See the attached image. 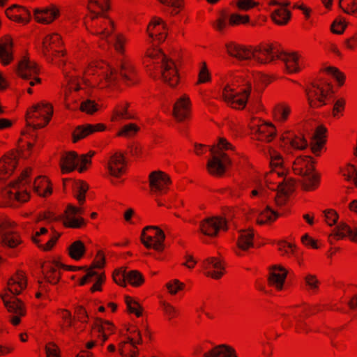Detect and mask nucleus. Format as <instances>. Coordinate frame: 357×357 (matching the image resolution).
I'll return each mask as SVG.
<instances>
[{"label":"nucleus","mask_w":357,"mask_h":357,"mask_svg":"<svg viewBox=\"0 0 357 357\" xmlns=\"http://www.w3.org/2000/svg\"><path fill=\"white\" fill-rule=\"evenodd\" d=\"M53 114L52 105L47 102L42 101L30 107L26 114V127L21 132V137L19 142L23 150L24 156L31 154L33 146L36 140V129L46 126L52 119Z\"/></svg>","instance_id":"nucleus-1"},{"label":"nucleus","mask_w":357,"mask_h":357,"mask_svg":"<svg viewBox=\"0 0 357 357\" xmlns=\"http://www.w3.org/2000/svg\"><path fill=\"white\" fill-rule=\"evenodd\" d=\"M252 91V84L241 76L235 75L222 89L223 100L231 108L242 110L248 105L252 112H257L260 108V102H254L249 99Z\"/></svg>","instance_id":"nucleus-2"},{"label":"nucleus","mask_w":357,"mask_h":357,"mask_svg":"<svg viewBox=\"0 0 357 357\" xmlns=\"http://www.w3.org/2000/svg\"><path fill=\"white\" fill-rule=\"evenodd\" d=\"M31 171V168H26L16 181L10 183L9 186L2 190V206L15 207L17 204L26 202L29 199L30 195L26 189L22 188L29 183Z\"/></svg>","instance_id":"nucleus-3"},{"label":"nucleus","mask_w":357,"mask_h":357,"mask_svg":"<svg viewBox=\"0 0 357 357\" xmlns=\"http://www.w3.org/2000/svg\"><path fill=\"white\" fill-rule=\"evenodd\" d=\"M84 76L91 85L102 89L114 84L119 75L108 63L99 61L91 63L84 70Z\"/></svg>","instance_id":"nucleus-4"},{"label":"nucleus","mask_w":357,"mask_h":357,"mask_svg":"<svg viewBox=\"0 0 357 357\" xmlns=\"http://www.w3.org/2000/svg\"><path fill=\"white\" fill-rule=\"evenodd\" d=\"M233 146L225 138L219 139L217 145L210 148L211 158L208 160L206 169L209 174L214 176H222L231 160L224 150H232Z\"/></svg>","instance_id":"nucleus-5"},{"label":"nucleus","mask_w":357,"mask_h":357,"mask_svg":"<svg viewBox=\"0 0 357 357\" xmlns=\"http://www.w3.org/2000/svg\"><path fill=\"white\" fill-rule=\"evenodd\" d=\"M42 52L48 62L54 63L59 67L66 65V52L59 34L50 33L43 38Z\"/></svg>","instance_id":"nucleus-6"},{"label":"nucleus","mask_w":357,"mask_h":357,"mask_svg":"<svg viewBox=\"0 0 357 357\" xmlns=\"http://www.w3.org/2000/svg\"><path fill=\"white\" fill-rule=\"evenodd\" d=\"M308 316V307L305 305L290 307L283 314L282 324L284 328L291 327L295 323L297 333H307L311 330L303 319Z\"/></svg>","instance_id":"nucleus-7"},{"label":"nucleus","mask_w":357,"mask_h":357,"mask_svg":"<svg viewBox=\"0 0 357 357\" xmlns=\"http://www.w3.org/2000/svg\"><path fill=\"white\" fill-rule=\"evenodd\" d=\"M84 24L89 33L99 36L101 39H106L114 31V22L105 15H86Z\"/></svg>","instance_id":"nucleus-8"},{"label":"nucleus","mask_w":357,"mask_h":357,"mask_svg":"<svg viewBox=\"0 0 357 357\" xmlns=\"http://www.w3.org/2000/svg\"><path fill=\"white\" fill-rule=\"evenodd\" d=\"M115 332V326L109 321L96 319L91 331V340L86 344L87 349H91L95 346H102L108 337Z\"/></svg>","instance_id":"nucleus-9"},{"label":"nucleus","mask_w":357,"mask_h":357,"mask_svg":"<svg viewBox=\"0 0 357 357\" xmlns=\"http://www.w3.org/2000/svg\"><path fill=\"white\" fill-rule=\"evenodd\" d=\"M3 304L10 313L8 321L13 326L20 324L22 318L26 314L25 304L16 296H11L8 292L1 294Z\"/></svg>","instance_id":"nucleus-10"},{"label":"nucleus","mask_w":357,"mask_h":357,"mask_svg":"<svg viewBox=\"0 0 357 357\" xmlns=\"http://www.w3.org/2000/svg\"><path fill=\"white\" fill-rule=\"evenodd\" d=\"M165 239L164 231L157 226L145 227L140 236L141 242L146 248L153 249L157 252H162L165 250Z\"/></svg>","instance_id":"nucleus-11"},{"label":"nucleus","mask_w":357,"mask_h":357,"mask_svg":"<svg viewBox=\"0 0 357 357\" xmlns=\"http://www.w3.org/2000/svg\"><path fill=\"white\" fill-rule=\"evenodd\" d=\"M332 86L326 81L313 82L307 89L308 103L311 107L317 108L326 105V100Z\"/></svg>","instance_id":"nucleus-12"},{"label":"nucleus","mask_w":357,"mask_h":357,"mask_svg":"<svg viewBox=\"0 0 357 357\" xmlns=\"http://www.w3.org/2000/svg\"><path fill=\"white\" fill-rule=\"evenodd\" d=\"M282 48L279 43H263L252 50V57L261 64H267L278 59L281 56Z\"/></svg>","instance_id":"nucleus-13"},{"label":"nucleus","mask_w":357,"mask_h":357,"mask_svg":"<svg viewBox=\"0 0 357 357\" xmlns=\"http://www.w3.org/2000/svg\"><path fill=\"white\" fill-rule=\"evenodd\" d=\"M249 128L252 135L259 141L271 142L276 135V129L273 123L258 117L250 119Z\"/></svg>","instance_id":"nucleus-14"},{"label":"nucleus","mask_w":357,"mask_h":357,"mask_svg":"<svg viewBox=\"0 0 357 357\" xmlns=\"http://www.w3.org/2000/svg\"><path fill=\"white\" fill-rule=\"evenodd\" d=\"M171 184L169 176L162 171H153L149 175L150 193L155 196H162L167 193Z\"/></svg>","instance_id":"nucleus-15"},{"label":"nucleus","mask_w":357,"mask_h":357,"mask_svg":"<svg viewBox=\"0 0 357 357\" xmlns=\"http://www.w3.org/2000/svg\"><path fill=\"white\" fill-rule=\"evenodd\" d=\"M39 68L37 63L29 59L28 56H24L18 63L17 73L22 79L29 81L30 86L40 83V79L38 77Z\"/></svg>","instance_id":"nucleus-16"},{"label":"nucleus","mask_w":357,"mask_h":357,"mask_svg":"<svg viewBox=\"0 0 357 357\" xmlns=\"http://www.w3.org/2000/svg\"><path fill=\"white\" fill-rule=\"evenodd\" d=\"M162 81L170 88H176L181 82L179 69L175 61L168 58L159 67Z\"/></svg>","instance_id":"nucleus-17"},{"label":"nucleus","mask_w":357,"mask_h":357,"mask_svg":"<svg viewBox=\"0 0 357 357\" xmlns=\"http://www.w3.org/2000/svg\"><path fill=\"white\" fill-rule=\"evenodd\" d=\"M167 59L160 48L153 45L146 50L143 63L150 76L155 78L158 75V68Z\"/></svg>","instance_id":"nucleus-18"},{"label":"nucleus","mask_w":357,"mask_h":357,"mask_svg":"<svg viewBox=\"0 0 357 357\" xmlns=\"http://www.w3.org/2000/svg\"><path fill=\"white\" fill-rule=\"evenodd\" d=\"M84 208L82 206L67 205L61 218L63 227L71 229L84 227L86 225L85 220L82 217H76L77 215L84 214Z\"/></svg>","instance_id":"nucleus-19"},{"label":"nucleus","mask_w":357,"mask_h":357,"mask_svg":"<svg viewBox=\"0 0 357 357\" xmlns=\"http://www.w3.org/2000/svg\"><path fill=\"white\" fill-rule=\"evenodd\" d=\"M146 32L151 43L160 44L163 43L167 36V27L165 21L160 17H154L149 22Z\"/></svg>","instance_id":"nucleus-20"},{"label":"nucleus","mask_w":357,"mask_h":357,"mask_svg":"<svg viewBox=\"0 0 357 357\" xmlns=\"http://www.w3.org/2000/svg\"><path fill=\"white\" fill-rule=\"evenodd\" d=\"M105 167L110 176L121 178L127 172V162L124 155L121 152L112 154L107 160Z\"/></svg>","instance_id":"nucleus-21"},{"label":"nucleus","mask_w":357,"mask_h":357,"mask_svg":"<svg viewBox=\"0 0 357 357\" xmlns=\"http://www.w3.org/2000/svg\"><path fill=\"white\" fill-rule=\"evenodd\" d=\"M137 118V112L131 108L129 102L122 100L117 102L113 107L110 121L113 123L135 120Z\"/></svg>","instance_id":"nucleus-22"},{"label":"nucleus","mask_w":357,"mask_h":357,"mask_svg":"<svg viewBox=\"0 0 357 357\" xmlns=\"http://www.w3.org/2000/svg\"><path fill=\"white\" fill-rule=\"evenodd\" d=\"M63 264L56 260H46L41 265L42 273L46 282L55 285L61 280Z\"/></svg>","instance_id":"nucleus-23"},{"label":"nucleus","mask_w":357,"mask_h":357,"mask_svg":"<svg viewBox=\"0 0 357 357\" xmlns=\"http://www.w3.org/2000/svg\"><path fill=\"white\" fill-rule=\"evenodd\" d=\"M200 230L206 236H215L219 231L227 230L226 219L222 217L207 218L201 222Z\"/></svg>","instance_id":"nucleus-24"},{"label":"nucleus","mask_w":357,"mask_h":357,"mask_svg":"<svg viewBox=\"0 0 357 357\" xmlns=\"http://www.w3.org/2000/svg\"><path fill=\"white\" fill-rule=\"evenodd\" d=\"M192 103L187 94H183L175 102L173 107V116L177 121L181 122L190 118Z\"/></svg>","instance_id":"nucleus-25"},{"label":"nucleus","mask_w":357,"mask_h":357,"mask_svg":"<svg viewBox=\"0 0 357 357\" xmlns=\"http://www.w3.org/2000/svg\"><path fill=\"white\" fill-rule=\"evenodd\" d=\"M27 287V277L22 271H17L15 273L7 282V289L5 292H8L11 296L21 294Z\"/></svg>","instance_id":"nucleus-26"},{"label":"nucleus","mask_w":357,"mask_h":357,"mask_svg":"<svg viewBox=\"0 0 357 357\" xmlns=\"http://www.w3.org/2000/svg\"><path fill=\"white\" fill-rule=\"evenodd\" d=\"M270 167L271 169L265 176L266 183H271L276 178H282L285 174V171L282 167L283 159L280 154L273 151L270 153Z\"/></svg>","instance_id":"nucleus-27"},{"label":"nucleus","mask_w":357,"mask_h":357,"mask_svg":"<svg viewBox=\"0 0 357 357\" xmlns=\"http://www.w3.org/2000/svg\"><path fill=\"white\" fill-rule=\"evenodd\" d=\"M287 271L281 266H273L270 268L267 279L268 285L278 291L283 289L287 276Z\"/></svg>","instance_id":"nucleus-28"},{"label":"nucleus","mask_w":357,"mask_h":357,"mask_svg":"<svg viewBox=\"0 0 357 357\" xmlns=\"http://www.w3.org/2000/svg\"><path fill=\"white\" fill-rule=\"evenodd\" d=\"M33 16L37 22L48 24L60 16V10L57 6L51 4L45 8L35 9Z\"/></svg>","instance_id":"nucleus-29"},{"label":"nucleus","mask_w":357,"mask_h":357,"mask_svg":"<svg viewBox=\"0 0 357 357\" xmlns=\"http://www.w3.org/2000/svg\"><path fill=\"white\" fill-rule=\"evenodd\" d=\"M204 275L218 280L225 274V266L222 261L216 257H209L202 263Z\"/></svg>","instance_id":"nucleus-30"},{"label":"nucleus","mask_w":357,"mask_h":357,"mask_svg":"<svg viewBox=\"0 0 357 357\" xmlns=\"http://www.w3.org/2000/svg\"><path fill=\"white\" fill-rule=\"evenodd\" d=\"M106 128V126L102 123L96 124L86 123L78 126L72 133L73 142L76 143L96 132L105 131Z\"/></svg>","instance_id":"nucleus-31"},{"label":"nucleus","mask_w":357,"mask_h":357,"mask_svg":"<svg viewBox=\"0 0 357 357\" xmlns=\"http://www.w3.org/2000/svg\"><path fill=\"white\" fill-rule=\"evenodd\" d=\"M7 17L15 22L27 24L31 20L29 10L24 6L13 4L5 10Z\"/></svg>","instance_id":"nucleus-32"},{"label":"nucleus","mask_w":357,"mask_h":357,"mask_svg":"<svg viewBox=\"0 0 357 357\" xmlns=\"http://www.w3.org/2000/svg\"><path fill=\"white\" fill-rule=\"evenodd\" d=\"M292 169L296 174L309 176L314 170L313 158L307 155L298 157L293 163Z\"/></svg>","instance_id":"nucleus-33"},{"label":"nucleus","mask_w":357,"mask_h":357,"mask_svg":"<svg viewBox=\"0 0 357 357\" xmlns=\"http://www.w3.org/2000/svg\"><path fill=\"white\" fill-rule=\"evenodd\" d=\"M326 132L327 129L325 126H319L311 139L310 149L316 156L320 155L321 151L326 144Z\"/></svg>","instance_id":"nucleus-34"},{"label":"nucleus","mask_w":357,"mask_h":357,"mask_svg":"<svg viewBox=\"0 0 357 357\" xmlns=\"http://www.w3.org/2000/svg\"><path fill=\"white\" fill-rule=\"evenodd\" d=\"M279 59L284 61L286 69L289 73H298L303 68V58L297 52L284 53L282 51Z\"/></svg>","instance_id":"nucleus-35"},{"label":"nucleus","mask_w":357,"mask_h":357,"mask_svg":"<svg viewBox=\"0 0 357 357\" xmlns=\"http://www.w3.org/2000/svg\"><path fill=\"white\" fill-rule=\"evenodd\" d=\"M13 41L10 36H5L0 40V63L9 65L13 61Z\"/></svg>","instance_id":"nucleus-36"},{"label":"nucleus","mask_w":357,"mask_h":357,"mask_svg":"<svg viewBox=\"0 0 357 357\" xmlns=\"http://www.w3.org/2000/svg\"><path fill=\"white\" fill-rule=\"evenodd\" d=\"M17 165V160L15 153H9L4 155L0 159V180L8 178Z\"/></svg>","instance_id":"nucleus-37"},{"label":"nucleus","mask_w":357,"mask_h":357,"mask_svg":"<svg viewBox=\"0 0 357 357\" xmlns=\"http://www.w3.org/2000/svg\"><path fill=\"white\" fill-rule=\"evenodd\" d=\"M254 231L252 229L242 231L237 240V248L235 253L238 256H241L242 252L247 251L254 245Z\"/></svg>","instance_id":"nucleus-38"},{"label":"nucleus","mask_w":357,"mask_h":357,"mask_svg":"<svg viewBox=\"0 0 357 357\" xmlns=\"http://www.w3.org/2000/svg\"><path fill=\"white\" fill-rule=\"evenodd\" d=\"M227 53L239 60H247L252 58V50L244 45L235 43H229L226 45Z\"/></svg>","instance_id":"nucleus-39"},{"label":"nucleus","mask_w":357,"mask_h":357,"mask_svg":"<svg viewBox=\"0 0 357 357\" xmlns=\"http://www.w3.org/2000/svg\"><path fill=\"white\" fill-rule=\"evenodd\" d=\"M204 357H238L236 349L231 345L222 344L213 347L203 354Z\"/></svg>","instance_id":"nucleus-40"},{"label":"nucleus","mask_w":357,"mask_h":357,"mask_svg":"<svg viewBox=\"0 0 357 357\" xmlns=\"http://www.w3.org/2000/svg\"><path fill=\"white\" fill-rule=\"evenodd\" d=\"M0 243L3 248L15 249L23 243V240L19 232L6 231L1 236Z\"/></svg>","instance_id":"nucleus-41"},{"label":"nucleus","mask_w":357,"mask_h":357,"mask_svg":"<svg viewBox=\"0 0 357 357\" xmlns=\"http://www.w3.org/2000/svg\"><path fill=\"white\" fill-rule=\"evenodd\" d=\"M296 181L291 177H282L276 178L271 183H267L268 188L271 190L279 189L280 192L289 195L295 190Z\"/></svg>","instance_id":"nucleus-42"},{"label":"nucleus","mask_w":357,"mask_h":357,"mask_svg":"<svg viewBox=\"0 0 357 357\" xmlns=\"http://www.w3.org/2000/svg\"><path fill=\"white\" fill-rule=\"evenodd\" d=\"M47 231H48L45 227H41L39 231H36L35 235L32 237L33 242L43 251L51 250L56 245L60 236L59 234H54L45 244H41V240L39 238V237L42 235L46 234Z\"/></svg>","instance_id":"nucleus-43"},{"label":"nucleus","mask_w":357,"mask_h":357,"mask_svg":"<svg viewBox=\"0 0 357 357\" xmlns=\"http://www.w3.org/2000/svg\"><path fill=\"white\" fill-rule=\"evenodd\" d=\"M284 144H289L293 149L303 150L307 146V140L302 135H294L291 132H286L281 136Z\"/></svg>","instance_id":"nucleus-44"},{"label":"nucleus","mask_w":357,"mask_h":357,"mask_svg":"<svg viewBox=\"0 0 357 357\" xmlns=\"http://www.w3.org/2000/svg\"><path fill=\"white\" fill-rule=\"evenodd\" d=\"M110 8L109 0H88L87 15H102Z\"/></svg>","instance_id":"nucleus-45"},{"label":"nucleus","mask_w":357,"mask_h":357,"mask_svg":"<svg viewBox=\"0 0 357 357\" xmlns=\"http://www.w3.org/2000/svg\"><path fill=\"white\" fill-rule=\"evenodd\" d=\"M291 114V107L284 102L277 104L273 110V117L275 121L280 123L287 122Z\"/></svg>","instance_id":"nucleus-46"},{"label":"nucleus","mask_w":357,"mask_h":357,"mask_svg":"<svg viewBox=\"0 0 357 357\" xmlns=\"http://www.w3.org/2000/svg\"><path fill=\"white\" fill-rule=\"evenodd\" d=\"M34 191L42 197H48L52 193V187L48 178L45 176H38L33 182Z\"/></svg>","instance_id":"nucleus-47"},{"label":"nucleus","mask_w":357,"mask_h":357,"mask_svg":"<svg viewBox=\"0 0 357 357\" xmlns=\"http://www.w3.org/2000/svg\"><path fill=\"white\" fill-rule=\"evenodd\" d=\"M79 165V157L75 151L66 153L61 158V169L63 173L75 170Z\"/></svg>","instance_id":"nucleus-48"},{"label":"nucleus","mask_w":357,"mask_h":357,"mask_svg":"<svg viewBox=\"0 0 357 357\" xmlns=\"http://www.w3.org/2000/svg\"><path fill=\"white\" fill-rule=\"evenodd\" d=\"M86 252V248L84 243L81 240L73 241L67 248V254L69 257L75 261L82 259Z\"/></svg>","instance_id":"nucleus-49"},{"label":"nucleus","mask_w":357,"mask_h":357,"mask_svg":"<svg viewBox=\"0 0 357 357\" xmlns=\"http://www.w3.org/2000/svg\"><path fill=\"white\" fill-rule=\"evenodd\" d=\"M120 75L131 83L137 82V72L133 63L130 59L124 58L121 61Z\"/></svg>","instance_id":"nucleus-50"},{"label":"nucleus","mask_w":357,"mask_h":357,"mask_svg":"<svg viewBox=\"0 0 357 357\" xmlns=\"http://www.w3.org/2000/svg\"><path fill=\"white\" fill-rule=\"evenodd\" d=\"M352 229L346 223L340 222L329 235L328 239L331 243L333 241L342 240L346 237L351 239Z\"/></svg>","instance_id":"nucleus-51"},{"label":"nucleus","mask_w":357,"mask_h":357,"mask_svg":"<svg viewBox=\"0 0 357 357\" xmlns=\"http://www.w3.org/2000/svg\"><path fill=\"white\" fill-rule=\"evenodd\" d=\"M272 20L278 25H285L291 19V12L286 8H280L271 14Z\"/></svg>","instance_id":"nucleus-52"},{"label":"nucleus","mask_w":357,"mask_h":357,"mask_svg":"<svg viewBox=\"0 0 357 357\" xmlns=\"http://www.w3.org/2000/svg\"><path fill=\"white\" fill-rule=\"evenodd\" d=\"M119 351L125 357H136L138 354L137 345L126 338L119 344Z\"/></svg>","instance_id":"nucleus-53"},{"label":"nucleus","mask_w":357,"mask_h":357,"mask_svg":"<svg viewBox=\"0 0 357 357\" xmlns=\"http://www.w3.org/2000/svg\"><path fill=\"white\" fill-rule=\"evenodd\" d=\"M60 318L59 325L63 331H68L73 326V321L71 312L66 309H59L56 312Z\"/></svg>","instance_id":"nucleus-54"},{"label":"nucleus","mask_w":357,"mask_h":357,"mask_svg":"<svg viewBox=\"0 0 357 357\" xmlns=\"http://www.w3.org/2000/svg\"><path fill=\"white\" fill-rule=\"evenodd\" d=\"M278 217L276 212L266 207L257 216V223L260 225H269L273 222Z\"/></svg>","instance_id":"nucleus-55"},{"label":"nucleus","mask_w":357,"mask_h":357,"mask_svg":"<svg viewBox=\"0 0 357 357\" xmlns=\"http://www.w3.org/2000/svg\"><path fill=\"white\" fill-rule=\"evenodd\" d=\"M124 301L129 313L135 314L137 317L142 316L143 307L133 297L125 296Z\"/></svg>","instance_id":"nucleus-56"},{"label":"nucleus","mask_w":357,"mask_h":357,"mask_svg":"<svg viewBox=\"0 0 357 357\" xmlns=\"http://www.w3.org/2000/svg\"><path fill=\"white\" fill-rule=\"evenodd\" d=\"M65 75L69 77V80L68 81V86L65 91V101L66 104H68L70 101V94L73 92L78 91L81 88L79 86V83L78 82V77L73 75H68L65 73V70H63Z\"/></svg>","instance_id":"nucleus-57"},{"label":"nucleus","mask_w":357,"mask_h":357,"mask_svg":"<svg viewBox=\"0 0 357 357\" xmlns=\"http://www.w3.org/2000/svg\"><path fill=\"white\" fill-rule=\"evenodd\" d=\"M212 80V75L210 72L206 61H202L199 63V72L196 84H206Z\"/></svg>","instance_id":"nucleus-58"},{"label":"nucleus","mask_w":357,"mask_h":357,"mask_svg":"<svg viewBox=\"0 0 357 357\" xmlns=\"http://www.w3.org/2000/svg\"><path fill=\"white\" fill-rule=\"evenodd\" d=\"M145 282L144 275L137 270H131L127 273V283L133 287H141Z\"/></svg>","instance_id":"nucleus-59"},{"label":"nucleus","mask_w":357,"mask_h":357,"mask_svg":"<svg viewBox=\"0 0 357 357\" xmlns=\"http://www.w3.org/2000/svg\"><path fill=\"white\" fill-rule=\"evenodd\" d=\"M89 190L88 184L83 181H79L76 183L75 187V197L78 201L80 206L83 205L86 200V193Z\"/></svg>","instance_id":"nucleus-60"},{"label":"nucleus","mask_w":357,"mask_h":357,"mask_svg":"<svg viewBox=\"0 0 357 357\" xmlns=\"http://www.w3.org/2000/svg\"><path fill=\"white\" fill-rule=\"evenodd\" d=\"M305 176L302 184V188L304 190L313 191L319 187L320 178L317 174H313Z\"/></svg>","instance_id":"nucleus-61"},{"label":"nucleus","mask_w":357,"mask_h":357,"mask_svg":"<svg viewBox=\"0 0 357 357\" xmlns=\"http://www.w3.org/2000/svg\"><path fill=\"white\" fill-rule=\"evenodd\" d=\"M129 41L128 38L123 33H118L115 36L114 47L116 52L123 55L126 52V45Z\"/></svg>","instance_id":"nucleus-62"},{"label":"nucleus","mask_w":357,"mask_h":357,"mask_svg":"<svg viewBox=\"0 0 357 357\" xmlns=\"http://www.w3.org/2000/svg\"><path fill=\"white\" fill-rule=\"evenodd\" d=\"M320 282L317 276L312 274H307L304 278V287L310 292H316L319 287Z\"/></svg>","instance_id":"nucleus-63"},{"label":"nucleus","mask_w":357,"mask_h":357,"mask_svg":"<svg viewBox=\"0 0 357 357\" xmlns=\"http://www.w3.org/2000/svg\"><path fill=\"white\" fill-rule=\"evenodd\" d=\"M339 6L345 13L357 17V0H340Z\"/></svg>","instance_id":"nucleus-64"}]
</instances>
